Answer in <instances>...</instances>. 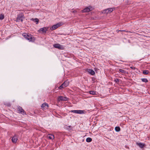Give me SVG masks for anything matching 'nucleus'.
<instances>
[{"instance_id":"obj_8","label":"nucleus","mask_w":150,"mask_h":150,"mask_svg":"<svg viewBox=\"0 0 150 150\" xmlns=\"http://www.w3.org/2000/svg\"><path fill=\"white\" fill-rule=\"evenodd\" d=\"M68 100V99L67 98L62 96H59L57 98V101L60 102L61 101H67Z\"/></svg>"},{"instance_id":"obj_25","label":"nucleus","mask_w":150,"mask_h":150,"mask_svg":"<svg viewBox=\"0 0 150 150\" xmlns=\"http://www.w3.org/2000/svg\"><path fill=\"white\" fill-rule=\"evenodd\" d=\"M64 87L63 85L62 84L61 85L59 86V89H62L63 88H64Z\"/></svg>"},{"instance_id":"obj_17","label":"nucleus","mask_w":150,"mask_h":150,"mask_svg":"<svg viewBox=\"0 0 150 150\" xmlns=\"http://www.w3.org/2000/svg\"><path fill=\"white\" fill-rule=\"evenodd\" d=\"M150 72L148 70H144L143 71V74L144 75H148V74Z\"/></svg>"},{"instance_id":"obj_15","label":"nucleus","mask_w":150,"mask_h":150,"mask_svg":"<svg viewBox=\"0 0 150 150\" xmlns=\"http://www.w3.org/2000/svg\"><path fill=\"white\" fill-rule=\"evenodd\" d=\"M137 145L139 146L140 148H143L145 146V144L142 143H137Z\"/></svg>"},{"instance_id":"obj_10","label":"nucleus","mask_w":150,"mask_h":150,"mask_svg":"<svg viewBox=\"0 0 150 150\" xmlns=\"http://www.w3.org/2000/svg\"><path fill=\"white\" fill-rule=\"evenodd\" d=\"M113 11V9L112 8H108L104 10V13H111Z\"/></svg>"},{"instance_id":"obj_7","label":"nucleus","mask_w":150,"mask_h":150,"mask_svg":"<svg viewBox=\"0 0 150 150\" xmlns=\"http://www.w3.org/2000/svg\"><path fill=\"white\" fill-rule=\"evenodd\" d=\"M18 134H15L12 137L11 139L12 142L13 143H16L18 139Z\"/></svg>"},{"instance_id":"obj_12","label":"nucleus","mask_w":150,"mask_h":150,"mask_svg":"<svg viewBox=\"0 0 150 150\" xmlns=\"http://www.w3.org/2000/svg\"><path fill=\"white\" fill-rule=\"evenodd\" d=\"M87 71L91 75H94L95 74L94 71L92 69H88Z\"/></svg>"},{"instance_id":"obj_20","label":"nucleus","mask_w":150,"mask_h":150,"mask_svg":"<svg viewBox=\"0 0 150 150\" xmlns=\"http://www.w3.org/2000/svg\"><path fill=\"white\" fill-rule=\"evenodd\" d=\"M115 129L116 132H118L120 130V128L119 127H116L115 128Z\"/></svg>"},{"instance_id":"obj_22","label":"nucleus","mask_w":150,"mask_h":150,"mask_svg":"<svg viewBox=\"0 0 150 150\" xmlns=\"http://www.w3.org/2000/svg\"><path fill=\"white\" fill-rule=\"evenodd\" d=\"M32 20L33 21L36 22V24H37L38 23L39 20L38 18H32Z\"/></svg>"},{"instance_id":"obj_11","label":"nucleus","mask_w":150,"mask_h":150,"mask_svg":"<svg viewBox=\"0 0 150 150\" xmlns=\"http://www.w3.org/2000/svg\"><path fill=\"white\" fill-rule=\"evenodd\" d=\"M49 106L48 105L45 103L42 104L41 106V107L42 108H43V109H45V108L47 109Z\"/></svg>"},{"instance_id":"obj_26","label":"nucleus","mask_w":150,"mask_h":150,"mask_svg":"<svg viewBox=\"0 0 150 150\" xmlns=\"http://www.w3.org/2000/svg\"><path fill=\"white\" fill-rule=\"evenodd\" d=\"M114 81L117 83H118L120 81V80L118 79H115L114 80Z\"/></svg>"},{"instance_id":"obj_29","label":"nucleus","mask_w":150,"mask_h":150,"mask_svg":"<svg viewBox=\"0 0 150 150\" xmlns=\"http://www.w3.org/2000/svg\"><path fill=\"white\" fill-rule=\"evenodd\" d=\"M76 10H74V11H73L72 12L74 13H76Z\"/></svg>"},{"instance_id":"obj_16","label":"nucleus","mask_w":150,"mask_h":150,"mask_svg":"<svg viewBox=\"0 0 150 150\" xmlns=\"http://www.w3.org/2000/svg\"><path fill=\"white\" fill-rule=\"evenodd\" d=\"M119 72L123 74H125L127 73L126 71L121 69H119Z\"/></svg>"},{"instance_id":"obj_30","label":"nucleus","mask_w":150,"mask_h":150,"mask_svg":"<svg viewBox=\"0 0 150 150\" xmlns=\"http://www.w3.org/2000/svg\"><path fill=\"white\" fill-rule=\"evenodd\" d=\"M127 32H128V33H132V32H130V31H127Z\"/></svg>"},{"instance_id":"obj_19","label":"nucleus","mask_w":150,"mask_h":150,"mask_svg":"<svg viewBox=\"0 0 150 150\" xmlns=\"http://www.w3.org/2000/svg\"><path fill=\"white\" fill-rule=\"evenodd\" d=\"M92 141V139L90 137H88L86 139V141L88 142H90Z\"/></svg>"},{"instance_id":"obj_18","label":"nucleus","mask_w":150,"mask_h":150,"mask_svg":"<svg viewBox=\"0 0 150 150\" xmlns=\"http://www.w3.org/2000/svg\"><path fill=\"white\" fill-rule=\"evenodd\" d=\"M48 138L50 139H54V136L52 134H49L48 136Z\"/></svg>"},{"instance_id":"obj_27","label":"nucleus","mask_w":150,"mask_h":150,"mask_svg":"<svg viewBox=\"0 0 150 150\" xmlns=\"http://www.w3.org/2000/svg\"><path fill=\"white\" fill-rule=\"evenodd\" d=\"M71 127H71V126H67V129L69 130H71V128H71Z\"/></svg>"},{"instance_id":"obj_21","label":"nucleus","mask_w":150,"mask_h":150,"mask_svg":"<svg viewBox=\"0 0 150 150\" xmlns=\"http://www.w3.org/2000/svg\"><path fill=\"white\" fill-rule=\"evenodd\" d=\"M142 81L143 82L146 83L148 82V80L146 78H142L141 79Z\"/></svg>"},{"instance_id":"obj_14","label":"nucleus","mask_w":150,"mask_h":150,"mask_svg":"<svg viewBox=\"0 0 150 150\" xmlns=\"http://www.w3.org/2000/svg\"><path fill=\"white\" fill-rule=\"evenodd\" d=\"M69 83L68 81H65L62 84L64 85V87L65 88L67 86L69 85Z\"/></svg>"},{"instance_id":"obj_31","label":"nucleus","mask_w":150,"mask_h":150,"mask_svg":"<svg viewBox=\"0 0 150 150\" xmlns=\"http://www.w3.org/2000/svg\"><path fill=\"white\" fill-rule=\"evenodd\" d=\"M120 31H125V30H120Z\"/></svg>"},{"instance_id":"obj_28","label":"nucleus","mask_w":150,"mask_h":150,"mask_svg":"<svg viewBox=\"0 0 150 150\" xmlns=\"http://www.w3.org/2000/svg\"><path fill=\"white\" fill-rule=\"evenodd\" d=\"M130 67L131 69H135V67H133V66L131 67Z\"/></svg>"},{"instance_id":"obj_1","label":"nucleus","mask_w":150,"mask_h":150,"mask_svg":"<svg viewBox=\"0 0 150 150\" xmlns=\"http://www.w3.org/2000/svg\"><path fill=\"white\" fill-rule=\"evenodd\" d=\"M23 36L30 42H34L35 40V37L29 33H24L23 34Z\"/></svg>"},{"instance_id":"obj_23","label":"nucleus","mask_w":150,"mask_h":150,"mask_svg":"<svg viewBox=\"0 0 150 150\" xmlns=\"http://www.w3.org/2000/svg\"><path fill=\"white\" fill-rule=\"evenodd\" d=\"M89 93L92 95H94L96 94V92L93 91H89Z\"/></svg>"},{"instance_id":"obj_2","label":"nucleus","mask_w":150,"mask_h":150,"mask_svg":"<svg viewBox=\"0 0 150 150\" xmlns=\"http://www.w3.org/2000/svg\"><path fill=\"white\" fill-rule=\"evenodd\" d=\"M24 18V17L23 14L21 13L17 15V17L16 21L17 22H19L21 21V22H23Z\"/></svg>"},{"instance_id":"obj_4","label":"nucleus","mask_w":150,"mask_h":150,"mask_svg":"<svg viewBox=\"0 0 150 150\" xmlns=\"http://www.w3.org/2000/svg\"><path fill=\"white\" fill-rule=\"evenodd\" d=\"M17 110L19 113L23 115H26V112L22 108V107L20 106H18L17 108Z\"/></svg>"},{"instance_id":"obj_9","label":"nucleus","mask_w":150,"mask_h":150,"mask_svg":"<svg viewBox=\"0 0 150 150\" xmlns=\"http://www.w3.org/2000/svg\"><path fill=\"white\" fill-rule=\"evenodd\" d=\"M70 112H74L75 113L81 114H83L84 112V110H71Z\"/></svg>"},{"instance_id":"obj_6","label":"nucleus","mask_w":150,"mask_h":150,"mask_svg":"<svg viewBox=\"0 0 150 150\" xmlns=\"http://www.w3.org/2000/svg\"><path fill=\"white\" fill-rule=\"evenodd\" d=\"M93 8L92 6H89L87 7L85 9H83L82 11V12L83 13L88 12L90 11H92L93 10Z\"/></svg>"},{"instance_id":"obj_13","label":"nucleus","mask_w":150,"mask_h":150,"mask_svg":"<svg viewBox=\"0 0 150 150\" xmlns=\"http://www.w3.org/2000/svg\"><path fill=\"white\" fill-rule=\"evenodd\" d=\"M47 30V29L46 28H40L39 30V31H42V33H46Z\"/></svg>"},{"instance_id":"obj_24","label":"nucleus","mask_w":150,"mask_h":150,"mask_svg":"<svg viewBox=\"0 0 150 150\" xmlns=\"http://www.w3.org/2000/svg\"><path fill=\"white\" fill-rule=\"evenodd\" d=\"M4 18V15L3 14H0V20H2Z\"/></svg>"},{"instance_id":"obj_3","label":"nucleus","mask_w":150,"mask_h":150,"mask_svg":"<svg viewBox=\"0 0 150 150\" xmlns=\"http://www.w3.org/2000/svg\"><path fill=\"white\" fill-rule=\"evenodd\" d=\"M63 23H59L56 24L54 25H53L51 28H50V29L51 30H55L57 29L60 26L62 25Z\"/></svg>"},{"instance_id":"obj_5","label":"nucleus","mask_w":150,"mask_h":150,"mask_svg":"<svg viewBox=\"0 0 150 150\" xmlns=\"http://www.w3.org/2000/svg\"><path fill=\"white\" fill-rule=\"evenodd\" d=\"M53 46L55 48H58L59 50H63L64 49V46L60 44L57 43L53 45Z\"/></svg>"}]
</instances>
